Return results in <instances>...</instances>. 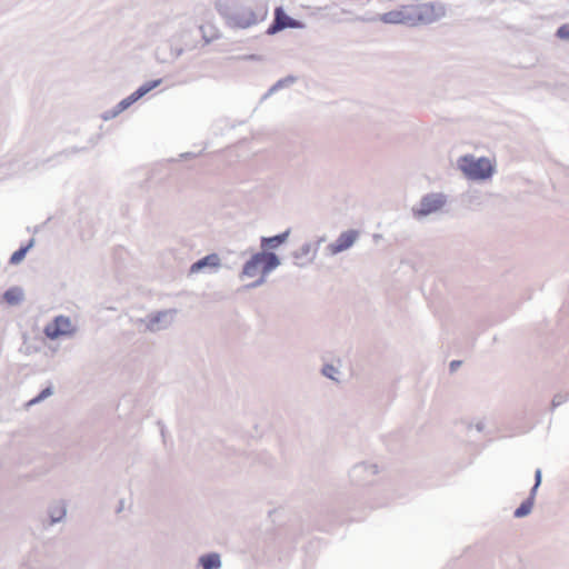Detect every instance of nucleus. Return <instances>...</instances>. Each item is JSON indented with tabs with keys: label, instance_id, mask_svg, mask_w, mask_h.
<instances>
[{
	"label": "nucleus",
	"instance_id": "f257e3e1",
	"mask_svg": "<svg viewBox=\"0 0 569 569\" xmlns=\"http://www.w3.org/2000/svg\"><path fill=\"white\" fill-rule=\"evenodd\" d=\"M279 263L280 261L274 253L258 252L243 266L242 278L251 280V286L260 284Z\"/></svg>",
	"mask_w": 569,
	"mask_h": 569
},
{
	"label": "nucleus",
	"instance_id": "f03ea898",
	"mask_svg": "<svg viewBox=\"0 0 569 569\" xmlns=\"http://www.w3.org/2000/svg\"><path fill=\"white\" fill-rule=\"evenodd\" d=\"M458 164L465 176L472 180H485L493 173V164L488 158L465 156L459 159Z\"/></svg>",
	"mask_w": 569,
	"mask_h": 569
},
{
	"label": "nucleus",
	"instance_id": "7ed1b4c3",
	"mask_svg": "<svg viewBox=\"0 0 569 569\" xmlns=\"http://www.w3.org/2000/svg\"><path fill=\"white\" fill-rule=\"evenodd\" d=\"M73 332V327L69 318L59 316L52 322L44 327V333L49 339H57L62 336H69Z\"/></svg>",
	"mask_w": 569,
	"mask_h": 569
},
{
	"label": "nucleus",
	"instance_id": "20e7f679",
	"mask_svg": "<svg viewBox=\"0 0 569 569\" xmlns=\"http://www.w3.org/2000/svg\"><path fill=\"white\" fill-rule=\"evenodd\" d=\"M301 24L290 18L281 7L276 8L274 10V20L273 23L269 27L268 33L273 34L278 31H281L286 28H300Z\"/></svg>",
	"mask_w": 569,
	"mask_h": 569
},
{
	"label": "nucleus",
	"instance_id": "39448f33",
	"mask_svg": "<svg viewBox=\"0 0 569 569\" xmlns=\"http://www.w3.org/2000/svg\"><path fill=\"white\" fill-rule=\"evenodd\" d=\"M359 232L357 230H348L342 232L338 239L329 244V251L337 254L341 251L349 249L358 239Z\"/></svg>",
	"mask_w": 569,
	"mask_h": 569
},
{
	"label": "nucleus",
	"instance_id": "423d86ee",
	"mask_svg": "<svg viewBox=\"0 0 569 569\" xmlns=\"http://www.w3.org/2000/svg\"><path fill=\"white\" fill-rule=\"evenodd\" d=\"M446 199L441 194H429L425 197L420 203V209L418 210L419 216H426L432 213L445 204Z\"/></svg>",
	"mask_w": 569,
	"mask_h": 569
},
{
	"label": "nucleus",
	"instance_id": "0eeeda50",
	"mask_svg": "<svg viewBox=\"0 0 569 569\" xmlns=\"http://www.w3.org/2000/svg\"><path fill=\"white\" fill-rule=\"evenodd\" d=\"M161 83V80H153L150 82H147L142 84L138 90H136L131 96H129L127 99L122 100L119 104V107L123 110L128 108L131 103L143 97L146 93L154 89Z\"/></svg>",
	"mask_w": 569,
	"mask_h": 569
},
{
	"label": "nucleus",
	"instance_id": "6e6552de",
	"mask_svg": "<svg viewBox=\"0 0 569 569\" xmlns=\"http://www.w3.org/2000/svg\"><path fill=\"white\" fill-rule=\"evenodd\" d=\"M287 237H288V232H283V233L274 236V237L263 238L261 244H262V247L276 248V247L280 246L281 243H283L287 240Z\"/></svg>",
	"mask_w": 569,
	"mask_h": 569
},
{
	"label": "nucleus",
	"instance_id": "1a4fd4ad",
	"mask_svg": "<svg viewBox=\"0 0 569 569\" xmlns=\"http://www.w3.org/2000/svg\"><path fill=\"white\" fill-rule=\"evenodd\" d=\"M4 300L10 305H16L21 299V291L17 288L9 289L3 295Z\"/></svg>",
	"mask_w": 569,
	"mask_h": 569
},
{
	"label": "nucleus",
	"instance_id": "9d476101",
	"mask_svg": "<svg viewBox=\"0 0 569 569\" xmlns=\"http://www.w3.org/2000/svg\"><path fill=\"white\" fill-rule=\"evenodd\" d=\"M31 246H32V241L28 246L21 247L19 250L13 252L11 258H10V262L13 263V264H17L20 261H22L23 258L26 257V253L31 248Z\"/></svg>",
	"mask_w": 569,
	"mask_h": 569
},
{
	"label": "nucleus",
	"instance_id": "9b49d317",
	"mask_svg": "<svg viewBox=\"0 0 569 569\" xmlns=\"http://www.w3.org/2000/svg\"><path fill=\"white\" fill-rule=\"evenodd\" d=\"M403 19V14L399 11H391L382 16V20L388 23H401Z\"/></svg>",
	"mask_w": 569,
	"mask_h": 569
},
{
	"label": "nucleus",
	"instance_id": "f8f14e48",
	"mask_svg": "<svg viewBox=\"0 0 569 569\" xmlns=\"http://www.w3.org/2000/svg\"><path fill=\"white\" fill-rule=\"evenodd\" d=\"M531 508H532L531 500H527V501L522 502L520 505V507L516 509L515 517L521 518V517L527 516L531 511Z\"/></svg>",
	"mask_w": 569,
	"mask_h": 569
},
{
	"label": "nucleus",
	"instance_id": "ddd939ff",
	"mask_svg": "<svg viewBox=\"0 0 569 569\" xmlns=\"http://www.w3.org/2000/svg\"><path fill=\"white\" fill-rule=\"evenodd\" d=\"M212 263V256H207L203 259L199 260L198 262L193 263L190 268V272H198L203 266H210Z\"/></svg>",
	"mask_w": 569,
	"mask_h": 569
},
{
	"label": "nucleus",
	"instance_id": "4468645a",
	"mask_svg": "<svg viewBox=\"0 0 569 569\" xmlns=\"http://www.w3.org/2000/svg\"><path fill=\"white\" fill-rule=\"evenodd\" d=\"M203 569H213V555H208L201 558Z\"/></svg>",
	"mask_w": 569,
	"mask_h": 569
},
{
	"label": "nucleus",
	"instance_id": "2eb2a0df",
	"mask_svg": "<svg viewBox=\"0 0 569 569\" xmlns=\"http://www.w3.org/2000/svg\"><path fill=\"white\" fill-rule=\"evenodd\" d=\"M557 36H558L560 39L568 40V39H569V24H562V26L557 30Z\"/></svg>",
	"mask_w": 569,
	"mask_h": 569
},
{
	"label": "nucleus",
	"instance_id": "dca6fc26",
	"mask_svg": "<svg viewBox=\"0 0 569 569\" xmlns=\"http://www.w3.org/2000/svg\"><path fill=\"white\" fill-rule=\"evenodd\" d=\"M50 395H51V389L50 388H46L44 390L41 391V393L38 397H36L32 400H30L29 405L37 403V402H39L40 400L44 399L46 397H48Z\"/></svg>",
	"mask_w": 569,
	"mask_h": 569
},
{
	"label": "nucleus",
	"instance_id": "f3484780",
	"mask_svg": "<svg viewBox=\"0 0 569 569\" xmlns=\"http://www.w3.org/2000/svg\"><path fill=\"white\" fill-rule=\"evenodd\" d=\"M335 372H336V368H335L333 366H331V365H327V366H325V368H323V373H325L327 377H329V378H331V379H335V377H333V373H335Z\"/></svg>",
	"mask_w": 569,
	"mask_h": 569
},
{
	"label": "nucleus",
	"instance_id": "a211bd4d",
	"mask_svg": "<svg viewBox=\"0 0 569 569\" xmlns=\"http://www.w3.org/2000/svg\"><path fill=\"white\" fill-rule=\"evenodd\" d=\"M540 481H541V470H537L536 471V483H535V487H533V491L537 489V487L540 485Z\"/></svg>",
	"mask_w": 569,
	"mask_h": 569
},
{
	"label": "nucleus",
	"instance_id": "6ab92c4d",
	"mask_svg": "<svg viewBox=\"0 0 569 569\" xmlns=\"http://www.w3.org/2000/svg\"><path fill=\"white\" fill-rule=\"evenodd\" d=\"M459 365H460L459 361H452L450 366H451V369L455 370V368L458 367Z\"/></svg>",
	"mask_w": 569,
	"mask_h": 569
},
{
	"label": "nucleus",
	"instance_id": "aec40b11",
	"mask_svg": "<svg viewBox=\"0 0 569 569\" xmlns=\"http://www.w3.org/2000/svg\"><path fill=\"white\" fill-rule=\"evenodd\" d=\"M214 567H216V568H218V567H219V561H218V559H217V558H216Z\"/></svg>",
	"mask_w": 569,
	"mask_h": 569
}]
</instances>
